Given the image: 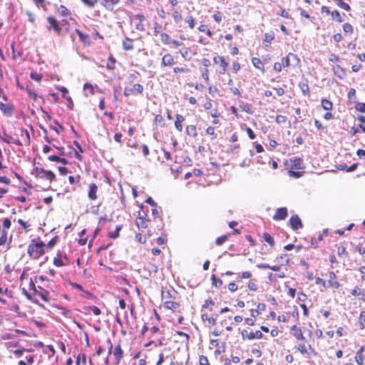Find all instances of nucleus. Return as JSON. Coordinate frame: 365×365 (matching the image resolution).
Returning <instances> with one entry per match:
<instances>
[{
  "label": "nucleus",
  "instance_id": "obj_29",
  "mask_svg": "<svg viewBox=\"0 0 365 365\" xmlns=\"http://www.w3.org/2000/svg\"><path fill=\"white\" fill-rule=\"evenodd\" d=\"M136 225L139 229H145L147 224L143 217H139L136 220Z\"/></svg>",
  "mask_w": 365,
  "mask_h": 365
},
{
  "label": "nucleus",
  "instance_id": "obj_11",
  "mask_svg": "<svg viewBox=\"0 0 365 365\" xmlns=\"http://www.w3.org/2000/svg\"><path fill=\"white\" fill-rule=\"evenodd\" d=\"M287 216V210L286 207H280L278 208L276 211L275 215L273 217V219L275 220H284Z\"/></svg>",
  "mask_w": 365,
  "mask_h": 365
},
{
  "label": "nucleus",
  "instance_id": "obj_7",
  "mask_svg": "<svg viewBox=\"0 0 365 365\" xmlns=\"http://www.w3.org/2000/svg\"><path fill=\"white\" fill-rule=\"evenodd\" d=\"M289 224L294 230H297L303 227L300 218L297 215L291 217L289 219Z\"/></svg>",
  "mask_w": 365,
  "mask_h": 365
},
{
  "label": "nucleus",
  "instance_id": "obj_33",
  "mask_svg": "<svg viewBox=\"0 0 365 365\" xmlns=\"http://www.w3.org/2000/svg\"><path fill=\"white\" fill-rule=\"evenodd\" d=\"M115 59L112 56H110L108 58V61L107 63V66H106L107 68L109 70H113L115 68Z\"/></svg>",
  "mask_w": 365,
  "mask_h": 365
},
{
  "label": "nucleus",
  "instance_id": "obj_22",
  "mask_svg": "<svg viewBox=\"0 0 365 365\" xmlns=\"http://www.w3.org/2000/svg\"><path fill=\"white\" fill-rule=\"evenodd\" d=\"M334 74L340 79H343L345 76V71L339 66L334 67Z\"/></svg>",
  "mask_w": 365,
  "mask_h": 365
},
{
  "label": "nucleus",
  "instance_id": "obj_38",
  "mask_svg": "<svg viewBox=\"0 0 365 365\" xmlns=\"http://www.w3.org/2000/svg\"><path fill=\"white\" fill-rule=\"evenodd\" d=\"M299 86L302 93L305 95L308 94L309 92V88L307 83L302 82L299 83Z\"/></svg>",
  "mask_w": 365,
  "mask_h": 365
},
{
  "label": "nucleus",
  "instance_id": "obj_47",
  "mask_svg": "<svg viewBox=\"0 0 365 365\" xmlns=\"http://www.w3.org/2000/svg\"><path fill=\"white\" fill-rule=\"evenodd\" d=\"M337 254L339 256H341L343 255H345L346 256L348 255V252L346 250V248L344 246H339L337 249Z\"/></svg>",
  "mask_w": 365,
  "mask_h": 365
},
{
  "label": "nucleus",
  "instance_id": "obj_12",
  "mask_svg": "<svg viewBox=\"0 0 365 365\" xmlns=\"http://www.w3.org/2000/svg\"><path fill=\"white\" fill-rule=\"evenodd\" d=\"M97 191H98V187L95 183H92L89 186V191H88V197L92 200H96L97 199Z\"/></svg>",
  "mask_w": 365,
  "mask_h": 365
},
{
  "label": "nucleus",
  "instance_id": "obj_26",
  "mask_svg": "<svg viewBox=\"0 0 365 365\" xmlns=\"http://www.w3.org/2000/svg\"><path fill=\"white\" fill-rule=\"evenodd\" d=\"M322 106L326 110H330L332 109L333 104L332 103L327 99L322 100Z\"/></svg>",
  "mask_w": 365,
  "mask_h": 365
},
{
  "label": "nucleus",
  "instance_id": "obj_34",
  "mask_svg": "<svg viewBox=\"0 0 365 365\" xmlns=\"http://www.w3.org/2000/svg\"><path fill=\"white\" fill-rule=\"evenodd\" d=\"M61 257V254L60 252H58V257H55L53 259V264L57 267H62L66 264V263H64L63 262V260L61 259H60Z\"/></svg>",
  "mask_w": 365,
  "mask_h": 365
},
{
  "label": "nucleus",
  "instance_id": "obj_55",
  "mask_svg": "<svg viewBox=\"0 0 365 365\" xmlns=\"http://www.w3.org/2000/svg\"><path fill=\"white\" fill-rule=\"evenodd\" d=\"M209 71L207 68H204L202 71V78L205 80L206 82H208L209 81Z\"/></svg>",
  "mask_w": 365,
  "mask_h": 365
},
{
  "label": "nucleus",
  "instance_id": "obj_53",
  "mask_svg": "<svg viewBox=\"0 0 365 365\" xmlns=\"http://www.w3.org/2000/svg\"><path fill=\"white\" fill-rule=\"evenodd\" d=\"M135 238L136 240H138V242H139L141 244H145V242H146V238L145 236H143V235L141 234H138L136 235L135 236Z\"/></svg>",
  "mask_w": 365,
  "mask_h": 365
},
{
  "label": "nucleus",
  "instance_id": "obj_4",
  "mask_svg": "<svg viewBox=\"0 0 365 365\" xmlns=\"http://www.w3.org/2000/svg\"><path fill=\"white\" fill-rule=\"evenodd\" d=\"M285 165L291 169L303 170L305 168L303 160L298 157L289 158L286 161Z\"/></svg>",
  "mask_w": 365,
  "mask_h": 365
},
{
  "label": "nucleus",
  "instance_id": "obj_27",
  "mask_svg": "<svg viewBox=\"0 0 365 365\" xmlns=\"http://www.w3.org/2000/svg\"><path fill=\"white\" fill-rule=\"evenodd\" d=\"M211 280L212 285L217 288H219L222 285V280L221 279L217 278L215 274L212 275Z\"/></svg>",
  "mask_w": 365,
  "mask_h": 365
},
{
  "label": "nucleus",
  "instance_id": "obj_13",
  "mask_svg": "<svg viewBox=\"0 0 365 365\" xmlns=\"http://www.w3.org/2000/svg\"><path fill=\"white\" fill-rule=\"evenodd\" d=\"M213 60L215 63H219L220 64V66L223 68V71H220V73H225L226 71V68L228 65L225 58L222 56H215Z\"/></svg>",
  "mask_w": 365,
  "mask_h": 365
},
{
  "label": "nucleus",
  "instance_id": "obj_57",
  "mask_svg": "<svg viewBox=\"0 0 365 365\" xmlns=\"http://www.w3.org/2000/svg\"><path fill=\"white\" fill-rule=\"evenodd\" d=\"M200 365H210L208 359L205 356H201L200 357Z\"/></svg>",
  "mask_w": 365,
  "mask_h": 365
},
{
  "label": "nucleus",
  "instance_id": "obj_8",
  "mask_svg": "<svg viewBox=\"0 0 365 365\" xmlns=\"http://www.w3.org/2000/svg\"><path fill=\"white\" fill-rule=\"evenodd\" d=\"M315 283L317 284L322 285L324 288L331 287L334 289H339L341 286L339 283L327 282L325 280H324L323 279H322L320 277L315 278Z\"/></svg>",
  "mask_w": 365,
  "mask_h": 365
},
{
  "label": "nucleus",
  "instance_id": "obj_44",
  "mask_svg": "<svg viewBox=\"0 0 365 365\" xmlns=\"http://www.w3.org/2000/svg\"><path fill=\"white\" fill-rule=\"evenodd\" d=\"M288 174L290 177H293L295 178H299L302 176V173L294 170H289Z\"/></svg>",
  "mask_w": 365,
  "mask_h": 365
},
{
  "label": "nucleus",
  "instance_id": "obj_52",
  "mask_svg": "<svg viewBox=\"0 0 365 365\" xmlns=\"http://www.w3.org/2000/svg\"><path fill=\"white\" fill-rule=\"evenodd\" d=\"M274 38V34H265L264 41L270 43Z\"/></svg>",
  "mask_w": 365,
  "mask_h": 365
},
{
  "label": "nucleus",
  "instance_id": "obj_49",
  "mask_svg": "<svg viewBox=\"0 0 365 365\" xmlns=\"http://www.w3.org/2000/svg\"><path fill=\"white\" fill-rule=\"evenodd\" d=\"M187 22L191 29H193L195 26V19L192 16H187Z\"/></svg>",
  "mask_w": 365,
  "mask_h": 365
},
{
  "label": "nucleus",
  "instance_id": "obj_30",
  "mask_svg": "<svg viewBox=\"0 0 365 365\" xmlns=\"http://www.w3.org/2000/svg\"><path fill=\"white\" fill-rule=\"evenodd\" d=\"M331 16L332 19L336 20L338 22H343L344 19H342L340 13L337 10H334L331 13Z\"/></svg>",
  "mask_w": 365,
  "mask_h": 365
},
{
  "label": "nucleus",
  "instance_id": "obj_15",
  "mask_svg": "<svg viewBox=\"0 0 365 365\" xmlns=\"http://www.w3.org/2000/svg\"><path fill=\"white\" fill-rule=\"evenodd\" d=\"M175 63L173 57L170 54H165L162 59V65L164 66H172Z\"/></svg>",
  "mask_w": 365,
  "mask_h": 365
},
{
  "label": "nucleus",
  "instance_id": "obj_16",
  "mask_svg": "<svg viewBox=\"0 0 365 365\" xmlns=\"http://www.w3.org/2000/svg\"><path fill=\"white\" fill-rule=\"evenodd\" d=\"M163 306L167 309H171L173 311H175L180 307V304L172 301H165L163 303Z\"/></svg>",
  "mask_w": 365,
  "mask_h": 365
},
{
  "label": "nucleus",
  "instance_id": "obj_40",
  "mask_svg": "<svg viewBox=\"0 0 365 365\" xmlns=\"http://www.w3.org/2000/svg\"><path fill=\"white\" fill-rule=\"evenodd\" d=\"M227 240V235H222L221 237H219L216 239V245H222L224 242H225Z\"/></svg>",
  "mask_w": 365,
  "mask_h": 365
},
{
  "label": "nucleus",
  "instance_id": "obj_2",
  "mask_svg": "<svg viewBox=\"0 0 365 365\" xmlns=\"http://www.w3.org/2000/svg\"><path fill=\"white\" fill-rule=\"evenodd\" d=\"M32 174L41 179L48 180L50 182L56 178L55 174L51 170H46L43 168H36Z\"/></svg>",
  "mask_w": 365,
  "mask_h": 365
},
{
  "label": "nucleus",
  "instance_id": "obj_19",
  "mask_svg": "<svg viewBox=\"0 0 365 365\" xmlns=\"http://www.w3.org/2000/svg\"><path fill=\"white\" fill-rule=\"evenodd\" d=\"M185 120V118L180 115V114H177L176 115V120L175 121V126L176 128V129L178 130V131H182V123Z\"/></svg>",
  "mask_w": 365,
  "mask_h": 365
},
{
  "label": "nucleus",
  "instance_id": "obj_62",
  "mask_svg": "<svg viewBox=\"0 0 365 365\" xmlns=\"http://www.w3.org/2000/svg\"><path fill=\"white\" fill-rule=\"evenodd\" d=\"M214 302L212 299H208L205 302V304L202 305L203 309H207L210 305H214Z\"/></svg>",
  "mask_w": 365,
  "mask_h": 365
},
{
  "label": "nucleus",
  "instance_id": "obj_10",
  "mask_svg": "<svg viewBox=\"0 0 365 365\" xmlns=\"http://www.w3.org/2000/svg\"><path fill=\"white\" fill-rule=\"evenodd\" d=\"M0 110L7 116H11L14 113V107L12 105L0 103Z\"/></svg>",
  "mask_w": 365,
  "mask_h": 365
},
{
  "label": "nucleus",
  "instance_id": "obj_51",
  "mask_svg": "<svg viewBox=\"0 0 365 365\" xmlns=\"http://www.w3.org/2000/svg\"><path fill=\"white\" fill-rule=\"evenodd\" d=\"M287 120V118L284 115H277L276 116V122L277 123H284Z\"/></svg>",
  "mask_w": 365,
  "mask_h": 365
},
{
  "label": "nucleus",
  "instance_id": "obj_17",
  "mask_svg": "<svg viewBox=\"0 0 365 365\" xmlns=\"http://www.w3.org/2000/svg\"><path fill=\"white\" fill-rule=\"evenodd\" d=\"M291 330L294 331L293 335L298 340H305L304 336L302 334V332L300 329H299L297 325H293L291 328Z\"/></svg>",
  "mask_w": 365,
  "mask_h": 365
},
{
  "label": "nucleus",
  "instance_id": "obj_6",
  "mask_svg": "<svg viewBox=\"0 0 365 365\" xmlns=\"http://www.w3.org/2000/svg\"><path fill=\"white\" fill-rule=\"evenodd\" d=\"M241 334L243 339H245L247 338L248 339H254L255 338L257 339H262L263 337V334L260 331H256L255 332H248L246 329H243L241 331Z\"/></svg>",
  "mask_w": 365,
  "mask_h": 365
},
{
  "label": "nucleus",
  "instance_id": "obj_25",
  "mask_svg": "<svg viewBox=\"0 0 365 365\" xmlns=\"http://www.w3.org/2000/svg\"><path fill=\"white\" fill-rule=\"evenodd\" d=\"M334 3L339 6L340 8L349 11L351 9V7L349 5L346 3H345L343 0H333Z\"/></svg>",
  "mask_w": 365,
  "mask_h": 365
},
{
  "label": "nucleus",
  "instance_id": "obj_60",
  "mask_svg": "<svg viewBox=\"0 0 365 365\" xmlns=\"http://www.w3.org/2000/svg\"><path fill=\"white\" fill-rule=\"evenodd\" d=\"M246 131L250 139H255L256 138V135L250 128H247Z\"/></svg>",
  "mask_w": 365,
  "mask_h": 365
},
{
  "label": "nucleus",
  "instance_id": "obj_61",
  "mask_svg": "<svg viewBox=\"0 0 365 365\" xmlns=\"http://www.w3.org/2000/svg\"><path fill=\"white\" fill-rule=\"evenodd\" d=\"M11 222L9 219L5 218L3 222V227L4 229H9L11 227Z\"/></svg>",
  "mask_w": 365,
  "mask_h": 365
},
{
  "label": "nucleus",
  "instance_id": "obj_1",
  "mask_svg": "<svg viewBox=\"0 0 365 365\" xmlns=\"http://www.w3.org/2000/svg\"><path fill=\"white\" fill-rule=\"evenodd\" d=\"M44 247L45 244L42 241L35 242V240H33L31 244L28 247V254L30 257L37 259L44 254Z\"/></svg>",
  "mask_w": 365,
  "mask_h": 365
},
{
  "label": "nucleus",
  "instance_id": "obj_58",
  "mask_svg": "<svg viewBox=\"0 0 365 365\" xmlns=\"http://www.w3.org/2000/svg\"><path fill=\"white\" fill-rule=\"evenodd\" d=\"M6 239H7L6 232L4 230H3L1 236L0 237V245L5 244L6 242Z\"/></svg>",
  "mask_w": 365,
  "mask_h": 365
},
{
  "label": "nucleus",
  "instance_id": "obj_3",
  "mask_svg": "<svg viewBox=\"0 0 365 365\" xmlns=\"http://www.w3.org/2000/svg\"><path fill=\"white\" fill-rule=\"evenodd\" d=\"M300 62L298 56L292 53H289L288 55L282 58V64L283 67H296L299 65Z\"/></svg>",
  "mask_w": 365,
  "mask_h": 365
},
{
  "label": "nucleus",
  "instance_id": "obj_36",
  "mask_svg": "<svg viewBox=\"0 0 365 365\" xmlns=\"http://www.w3.org/2000/svg\"><path fill=\"white\" fill-rule=\"evenodd\" d=\"M264 240L266 242H267L271 246H273L274 244V238L268 233L264 234Z\"/></svg>",
  "mask_w": 365,
  "mask_h": 365
},
{
  "label": "nucleus",
  "instance_id": "obj_48",
  "mask_svg": "<svg viewBox=\"0 0 365 365\" xmlns=\"http://www.w3.org/2000/svg\"><path fill=\"white\" fill-rule=\"evenodd\" d=\"M329 281L327 282L339 283L337 281H334L336 278V275L334 272H329Z\"/></svg>",
  "mask_w": 365,
  "mask_h": 365
},
{
  "label": "nucleus",
  "instance_id": "obj_41",
  "mask_svg": "<svg viewBox=\"0 0 365 365\" xmlns=\"http://www.w3.org/2000/svg\"><path fill=\"white\" fill-rule=\"evenodd\" d=\"M173 19H174L175 23H178V22H180L182 20V15L178 11H175L173 13Z\"/></svg>",
  "mask_w": 365,
  "mask_h": 365
},
{
  "label": "nucleus",
  "instance_id": "obj_5",
  "mask_svg": "<svg viewBox=\"0 0 365 365\" xmlns=\"http://www.w3.org/2000/svg\"><path fill=\"white\" fill-rule=\"evenodd\" d=\"M144 88L140 83H135L132 88L125 87L124 89L123 94L125 96H129L130 95L141 94L143 92Z\"/></svg>",
  "mask_w": 365,
  "mask_h": 365
},
{
  "label": "nucleus",
  "instance_id": "obj_42",
  "mask_svg": "<svg viewBox=\"0 0 365 365\" xmlns=\"http://www.w3.org/2000/svg\"><path fill=\"white\" fill-rule=\"evenodd\" d=\"M161 40L165 43H170L171 40L170 36L166 33L161 34Z\"/></svg>",
  "mask_w": 365,
  "mask_h": 365
},
{
  "label": "nucleus",
  "instance_id": "obj_24",
  "mask_svg": "<svg viewBox=\"0 0 365 365\" xmlns=\"http://www.w3.org/2000/svg\"><path fill=\"white\" fill-rule=\"evenodd\" d=\"M252 63L253 66L255 68H257L264 71L263 63H262V61L259 58H256V57L252 58Z\"/></svg>",
  "mask_w": 365,
  "mask_h": 365
},
{
  "label": "nucleus",
  "instance_id": "obj_46",
  "mask_svg": "<svg viewBox=\"0 0 365 365\" xmlns=\"http://www.w3.org/2000/svg\"><path fill=\"white\" fill-rule=\"evenodd\" d=\"M26 91L29 94V96L30 98H31L33 100L36 101L37 97H38V95L36 94V93L31 88H27Z\"/></svg>",
  "mask_w": 365,
  "mask_h": 365
},
{
  "label": "nucleus",
  "instance_id": "obj_63",
  "mask_svg": "<svg viewBox=\"0 0 365 365\" xmlns=\"http://www.w3.org/2000/svg\"><path fill=\"white\" fill-rule=\"evenodd\" d=\"M297 299L300 302H305L307 299V296L303 292H299L298 293Z\"/></svg>",
  "mask_w": 365,
  "mask_h": 365
},
{
  "label": "nucleus",
  "instance_id": "obj_20",
  "mask_svg": "<svg viewBox=\"0 0 365 365\" xmlns=\"http://www.w3.org/2000/svg\"><path fill=\"white\" fill-rule=\"evenodd\" d=\"M123 48L125 51H130L133 49V40L128 37L125 38L123 41Z\"/></svg>",
  "mask_w": 365,
  "mask_h": 365
},
{
  "label": "nucleus",
  "instance_id": "obj_43",
  "mask_svg": "<svg viewBox=\"0 0 365 365\" xmlns=\"http://www.w3.org/2000/svg\"><path fill=\"white\" fill-rule=\"evenodd\" d=\"M82 361V364H86V354H83L81 356L79 354L76 359V364L79 365L80 361Z\"/></svg>",
  "mask_w": 365,
  "mask_h": 365
},
{
  "label": "nucleus",
  "instance_id": "obj_28",
  "mask_svg": "<svg viewBox=\"0 0 365 365\" xmlns=\"http://www.w3.org/2000/svg\"><path fill=\"white\" fill-rule=\"evenodd\" d=\"M75 31L78 35L81 41H82L84 43H86L88 42V41L89 39L88 35L84 34L83 32H81L78 29H76Z\"/></svg>",
  "mask_w": 365,
  "mask_h": 365
},
{
  "label": "nucleus",
  "instance_id": "obj_18",
  "mask_svg": "<svg viewBox=\"0 0 365 365\" xmlns=\"http://www.w3.org/2000/svg\"><path fill=\"white\" fill-rule=\"evenodd\" d=\"M113 354L115 356L116 362L119 363L123 355V351L122 350L120 344L115 346Z\"/></svg>",
  "mask_w": 365,
  "mask_h": 365
},
{
  "label": "nucleus",
  "instance_id": "obj_39",
  "mask_svg": "<svg viewBox=\"0 0 365 365\" xmlns=\"http://www.w3.org/2000/svg\"><path fill=\"white\" fill-rule=\"evenodd\" d=\"M343 30L344 33L351 34L353 33V26L349 23H345L343 25Z\"/></svg>",
  "mask_w": 365,
  "mask_h": 365
},
{
  "label": "nucleus",
  "instance_id": "obj_9",
  "mask_svg": "<svg viewBox=\"0 0 365 365\" xmlns=\"http://www.w3.org/2000/svg\"><path fill=\"white\" fill-rule=\"evenodd\" d=\"M47 21L50 24V26L48 27V29L50 30L51 28H53L56 33L60 34L61 31V27L59 26L57 20L54 17L48 16L47 18Z\"/></svg>",
  "mask_w": 365,
  "mask_h": 365
},
{
  "label": "nucleus",
  "instance_id": "obj_64",
  "mask_svg": "<svg viewBox=\"0 0 365 365\" xmlns=\"http://www.w3.org/2000/svg\"><path fill=\"white\" fill-rule=\"evenodd\" d=\"M356 154L359 158L365 159V150H364L359 149L356 151Z\"/></svg>",
  "mask_w": 365,
  "mask_h": 365
},
{
  "label": "nucleus",
  "instance_id": "obj_35",
  "mask_svg": "<svg viewBox=\"0 0 365 365\" xmlns=\"http://www.w3.org/2000/svg\"><path fill=\"white\" fill-rule=\"evenodd\" d=\"M354 108L357 111L365 113V103L357 102Z\"/></svg>",
  "mask_w": 365,
  "mask_h": 365
},
{
  "label": "nucleus",
  "instance_id": "obj_32",
  "mask_svg": "<svg viewBox=\"0 0 365 365\" xmlns=\"http://www.w3.org/2000/svg\"><path fill=\"white\" fill-rule=\"evenodd\" d=\"M58 12L63 16H67L70 14L69 10L63 5H61L58 7Z\"/></svg>",
  "mask_w": 365,
  "mask_h": 365
},
{
  "label": "nucleus",
  "instance_id": "obj_50",
  "mask_svg": "<svg viewBox=\"0 0 365 365\" xmlns=\"http://www.w3.org/2000/svg\"><path fill=\"white\" fill-rule=\"evenodd\" d=\"M171 298V294L169 291H162V299L165 301H169Z\"/></svg>",
  "mask_w": 365,
  "mask_h": 365
},
{
  "label": "nucleus",
  "instance_id": "obj_31",
  "mask_svg": "<svg viewBox=\"0 0 365 365\" xmlns=\"http://www.w3.org/2000/svg\"><path fill=\"white\" fill-rule=\"evenodd\" d=\"M123 226L122 225H117L115 227V230L114 232H109V237L113 239H115L118 237L119 232L122 230Z\"/></svg>",
  "mask_w": 365,
  "mask_h": 365
},
{
  "label": "nucleus",
  "instance_id": "obj_54",
  "mask_svg": "<svg viewBox=\"0 0 365 365\" xmlns=\"http://www.w3.org/2000/svg\"><path fill=\"white\" fill-rule=\"evenodd\" d=\"M278 14L280 15L281 16L287 18V19H289L290 18V15L289 14V13L287 11H286L282 7H280V11L278 13Z\"/></svg>",
  "mask_w": 365,
  "mask_h": 365
},
{
  "label": "nucleus",
  "instance_id": "obj_45",
  "mask_svg": "<svg viewBox=\"0 0 365 365\" xmlns=\"http://www.w3.org/2000/svg\"><path fill=\"white\" fill-rule=\"evenodd\" d=\"M86 6L90 8H93L97 3L98 0H81Z\"/></svg>",
  "mask_w": 365,
  "mask_h": 365
},
{
  "label": "nucleus",
  "instance_id": "obj_21",
  "mask_svg": "<svg viewBox=\"0 0 365 365\" xmlns=\"http://www.w3.org/2000/svg\"><path fill=\"white\" fill-rule=\"evenodd\" d=\"M120 0H102L101 4L107 9H112L113 6L117 4Z\"/></svg>",
  "mask_w": 365,
  "mask_h": 365
},
{
  "label": "nucleus",
  "instance_id": "obj_56",
  "mask_svg": "<svg viewBox=\"0 0 365 365\" xmlns=\"http://www.w3.org/2000/svg\"><path fill=\"white\" fill-rule=\"evenodd\" d=\"M83 89L85 91L88 89V91H90V93L91 94L94 93V88H93V86L91 84L88 83H86L84 84Z\"/></svg>",
  "mask_w": 365,
  "mask_h": 365
},
{
  "label": "nucleus",
  "instance_id": "obj_23",
  "mask_svg": "<svg viewBox=\"0 0 365 365\" xmlns=\"http://www.w3.org/2000/svg\"><path fill=\"white\" fill-rule=\"evenodd\" d=\"M186 133L189 136L196 137L197 135V132L196 126L194 125H188L186 128Z\"/></svg>",
  "mask_w": 365,
  "mask_h": 365
},
{
  "label": "nucleus",
  "instance_id": "obj_37",
  "mask_svg": "<svg viewBox=\"0 0 365 365\" xmlns=\"http://www.w3.org/2000/svg\"><path fill=\"white\" fill-rule=\"evenodd\" d=\"M355 359H356V363L359 365H363L364 359V354H361V352L360 353H356V356H355Z\"/></svg>",
  "mask_w": 365,
  "mask_h": 365
},
{
  "label": "nucleus",
  "instance_id": "obj_14",
  "mask_svg": "<svg viewBox=\"0 0 365 365\" xmlns=\"http://www.w3.org/2000/svg\"><path fill=\"white\" fill-rule=\"evenodd\" d=\"M38 288L40 289H37L34 293L40 297L45 302L48 301V292L43 289L41 287L38 286Z\"/></svg>",
  "mask_w": 365,
  "mask_h": 365
},
{
  "label": "nucleus",
  "instance_id": "obj_59",
  "mask_svg": "<svg viewBox=\"0 0 365 365\" xmlns=\"http://www.w3.org/2000/svg\"><path fill=\"white\" fill-rule=\"evenodd\" d=\"M351 294L353 296H359L361 294V290L360 288L356 287L351 291Z\"/></svg>",
  "mask_w": 365,
  "mask_h": 365
}]
</instances>
